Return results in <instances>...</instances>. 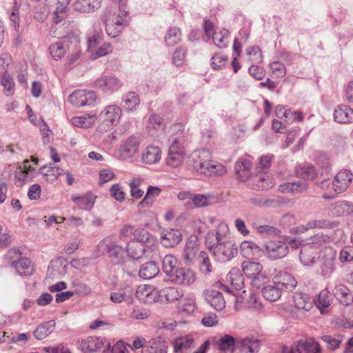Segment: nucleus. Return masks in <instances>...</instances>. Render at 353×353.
I'll list each match as a JSON object with an SVG mask.
<instances>
[{
  "label": "nucleus",
  "mask_w": 353,
  "mask_h": 353,
  "mask_svg": "<svg viewBox=\"0 0 353 353\" xmlns=\"http://www.w3.org/2000/svg\"><path fill=\"white\" fill-rule=\"evenodd\" d=\"M144 249L141 244L135 242L128 243L126 246V252L128 256L134 259H139L142 257Z\"/></svg>",
  "instance_id": "nucleus-58"
},
{
  "label": "nucleus",
  "mask_w": 353,
  "mask_h": 353,
  "mask_svg": "<svg viewBox=\"0 0 353 353\" xmlns=\"http://www.w3.org/2000/svg\"><path fill=\"white\" fill-rule=\"evenodd\" d=\"M93 86L103 92L111 94L119 90L122 86V81L113 74H102L97 79Z\"/></svg>",
  "instance_id": "nucleus-3"
},
{
  "label": "nucleus",
  "mask_w": 353,
  "mask_h": 353,
  "mask_svg": "<svg viewBox=\"0 0 353 353\" xmlns=\"http://www.w3.org/2000/svg\"><path fill=\"white\" fill-rule=\"evenodd\" d=\"M242 270L243 274L251 279L262 272L263 266L261 263L257 262L244 261L242 263Z\"/></svg>",
  "instance_id": "nucleus-45"
},
{
  "label": "nucleus",
  "mask_w": 353,
  "mask_h": 353,
  "mask_svg": "<svg viewBox=\"0 0 353 353\" xmlns=\"http://www.w3.org/2000/svg\"><path fill=\"white\" fill-rule=\"evenodd\" d=\"M236 350L241 353H258L259 342L253 337L238 338Z\"/></svg>",
  "instance_id": "nucleus-20"
},
{
  "label": "nucleus",
  "mask_w": 353,
  "mask_h": 353,
  "mask_svg": "<svg viewBox=\"0 0 353 353\" xmlns=\"http://www.w3.org/2000/svg\"><path fill=\"white\" fill-rule=\"evenodd\" d=\"M173 345L176 353H192V349L194 347V340L189 335L176 339Z\"/></svg>",
  "instance_id": "nucleus-28"
},
{
  "label": "nucleus",
  "mask_w": 353,
  "mask_h": 353,
  "mask_svg": "<svg viewBox=\"0 0 353 353\" xmlns=\"http://www.w3.org/2000/svg\"><path fill=\"white\" fill-rule=\"evenodd\" d=\"M252 226L254 230L262 236H276L280 234V230L268 224H260L258 221H253Z\"/></svg>",
  "instance_id": "nucleus-46"
},
{
  "label": "nucleus",
  "mask_w": 353,
  "mask_h": 353,
  "mask_svg": "<svg viewBox=\"0 0 353 353\" xmlns=\"http://www.w3.org/2000/svg\"><path fill=\"white\" fill-rule=\"evenodd\" d=\"M319 344L313 340L299 341L290 347L283 346L282 353H320Z\"/></svg>",
  "instance_id": "nucleus-6"
},
{
  "label": "nucleus",
  "mask_w": 353,
  "mask_h": 353,
  "mask_svg": "<svg viewBox=\"0 0 353 353\" xmlns=\"http://www.w3.org/2000/svg\"><path fill=\"white\" fill-rule=\"evenodd\" d=\"M143 180L140 178H134L129 183L130 188V195L135 199H141L144 193V191L140 189V186Z\"/></svg>",
  "instance_id": "nucleus-57"
},
{
  "label": "nucleus",
  "mask_w": 353,
  "mask_h": 353,
  "mask_svg": "<svg viewBox=\"0 0 353 353\" xmlns=\"http://www.w3.org/2000/svg\"><path fill=\"white\" fill-rule=\"evenodd\" d=\"M134 290L129 285L119 288L117 291L110 293V299L114 303L130 302L132 299Z\"/></svg>",
  "instance_id": "nucleus-24"
},
{
  "label": "nucleus",
  "mask_w": 353,
  "mask_h": 353,
  "mask_svg": "<svg viewBox=\"0 0 353 353\" xmlns=\"http://www.w3.org/2000/svg\"><path fill=\"white\" fill-rule=\"evenodd\" d=\"M178 303V311L181 313L190 314L194 312L196 305L195 299L193 296H188L181 299Z\"/></svg>",
  "instance_id": "nucleus-48"
},
{
  "label": "nucleus",
  "mask_w": 353,
  "mask_h": 353,
  "mask_svg": "<svg viewBox=\"0 0 353 353\" xmlns=\"http://www.w3.org/2000/svg\"><path fill=\"white\" fill-rule=\"evenodd\" d=\"M281 187L282 188V191L296 194L302 192L307 190L308 185L305 182L298 181L296 182L285 183V185H281Z\"/></svg>",
  "instance_id": "nucleus-55"
},
{
  "label": "nucleus",
  "mask_w": 353,
  "mask_h": 353,
  "mask_svg": "<svg viewBox=\"0 0 353 353\" xmlns=\"http://www.w3.org/2000/svg\"><path fill=\"white\" fill-rule=\"evenodd\" d=\"M170 280L178 285H190L195 281L196 277L192 270L179 268L170 277Z\"/></svg>",
  "instance_id": "nucleus-13"
},
{
  "label": "nucleus",
  "mask_w": 353,
  "mask_h": 353,
  "mask_svg": "<svg viewBox=\"0 0 353 353\" xmlns=\"http://www.w3.org/2000/svg\"><path fill=\"white\" fill-rule=\"evenodd\" d=\"M317 254L314 248L305 243L301 248L299 259L304 266H312L315 263Z\"/></svg>",
  "instance_id": "nucleus-29"
},
{
  "label": "nucleus",
  "mask_w": 353,
  "mask_h": 353,
  "mask_svg": "<svg viewBox=\"0 0 353 353\" xmlns=\"http://www.w3.org/2000/svg\"><path fill=\"white\" fill-rule=\"evenodd\" d=\"M252 168L251 162L248 159H243L236 163L235 169L237 179L240 181H248L250 177V169Z\"/></svg>",
  "instance_id": "nucleus-31"
},
{
  "label": "nucleus",
  "mask_w": 353,
  "mask_h": 353,
  "mask_svg": "<svg viewBox=\"0 0 353 353\" xmlns=\"http://www.w3.org/2000/svg\"><path fill=\"white\" fill-rule=\"evenodd\" d=\"M294 305L298 310H310L312 307V300L305 294H296L294 297Z\"/></svg>",
  "instance_id": "nucleus-51"
},
{
  "label": "nucleus",
  "mask_w": 353,
  "mask_h": 353,
  "mask_svg": "<svg viewBox=\"0 0 353 353\" xmlns=\"http://www.w3.org/2000/svg\"><path fill=\"white\" fill-rule=\"evenodd\" d=\"M105 250L110 259L116 260L114 262L116 263L123 259L125 252L123 248L117 245L115 242H109L106 244Z\"/></svg>",
  "instance_id": "nucleus-44"
},
{
  "label": "nucleus",
  "mask_w": 353,
  "mask_h": 353,
  "mask_svg": "<svg viewBox=\"0 0 353 353\" xmlns=\"http://www.w3.org/2000/svg\"><path fill=\"white\" fill-rule=\"evenodd\" d=\"M248 185L253 190H265L274 185V181L268 174L263 172L252 176Z\"/></svg>",
  "instance_id": "nucleus-14"
},
{
  "label": "nucleus",
  "mask_w": 353,
  "mask_h": 353,
  "mask_svg": "<svg viewBox=\"0 0 353 353\" xmlns=\"http://www.w3.org/2000/svg\"><path fill=\"white\" fill-rule=\"evenodd\" d=\"M182 240V233L177 229H166L161 232L160 242L165 248H174Z\"/></svg>",
  "instance_id": "nucleus-12"
},
{
  "label": "nucleus",
  "mask_w": 353,
  "mask_h": 353,
  "mask_svg": "<svg viewBox=\"0 0 353 353\" xmlns=\"http://www.w3.org/2000/svg\"><path fill=\"white\" fill-rule=\"evenodd\" d=\"M339 260L341 263L353 261V245L345 246L341 250Z\"/></svg>",
  "instance_id": "nucleus-64"
},
{
  "label": "nucleus",
  "mask_w": 353,
  "mask_h": 353,
  "mask_svg": "<svg viewBox=\"0 0 353 353\" xmlns=\"http://www.w3.org/2000/svg\"><path fill=\"white\" fill-rule=\"evenodd\" d=\"M194 256L195 249L194 244L191 242L187 243L183 254V260L187 264L190 265L192 263Z\"/></svg>",
  "instance_id": "nucleus-63"
},
{
  "label": "nucleus",
  "mask_w": 353,
  "mask_h": 353,
  "mask_svg": "<svg viewBox=\"0 0 353 353\" xmlns=\"http://www.w3.org/2000/svg\"><path fill=\"white\" fill-rule=\"evenodd\" d=\"M336 254L332 252L330 258L326 259L321 266V275L325 278H328L334 272V258Z\"/></svg>",
  "instance_id": "nucleus-56"
},
{
  "label": "nucleus",
  "mask_w": 353,
  "mask_h": 353,
  "mask_svg": "<svg viewBox=\"0 0 353 353\" xmlns=\"http://www.w3.org/2000/svg\"><path fill=\"white\" fill-rule=\"evenodd\" d=\"M168 342L160 336H156L148 341L141 353H168Z\"/></svg>",
  "instance_id": "nucleus-17"
},
{
  "label": "nucleus",
  "mask_w": 353,
  "mask_h": 353,
  "mask_svg": "<svg viewBox=\"0 0 353 353\" xmlns=\"http://www.w3.org/2000/svg\"><path fill=\"white\" fill-rule=\"evenodd\" d=\"M127 12H121L118 14L114 19H108L105 22V30L108 34L111 37H116L121 32L124 26L128 23L126 20Z\"/></svg>",
  "instance_id": "nucleus-10"
},
{
  "label": "nucleus",
  "mask_w": 353,
  "mask_h": 353,
  "mask_svg": "<svg viewBox=\"0 0 353 353\" xmlns=\"http://www.w3.org/2000/svg\"><path fill=\"white\" fill-rule=\"evenodd\" d=\"M137 297L141 301L147 304H150L158 301L157 292L154 291L152 286H139L136 291Z\"/></svg>",
  "instance_id": "nucleus-21"
},
{
  "label": "nucleus",
  "mask_w": 353,
  "mask_h": 353,
  "mask_svg": "<svg viewBox=\"0 0 353 353\" xmlns=\"http://www.w3.org/2000/svg\"><path fill=\"white\" fill-rule=\"evenodd\" d=\"M103 344V339L97 336H88L81 341L79 348L84 353H92L100 349Z\"/></svg>",
  "instance_id": "nucleus-23"
},
{
  "label": "nucleus",
  "mask_w": 353,
  "mask_h": 353,
  "mask_svg": "<svg viewBox=\"0 0 353 353\" xmlns=\"http://www.w3.org/2000/svg\"><path fill=\"white\" fill-rule=\"evenodd\" d=\"M237 339L229 334H225L218 341L219 349L221 352L232 353L237 348Z\"/></svg>",
  "instance_id": "nucleus-37"
},
{
  "label": "nucleus",
  "mask_w": 353,
  "mask_h": 353,
  "mask_svg": "<svg viewBox=\"0 0 353 353\" xmlns=\"http://www.w3.org/2000/svg\"><path fill=\"white\" fill-rule=\"evenodd\" d=\"M72 201L81 210H91L95 203L96 196L91 192H88L83 196H72Z\"/></svg>",
  "instance_id": "nucleus-32"
},
{
  "label": "nucleus",
  "mask_w": 353,
  "mask_h": 353,
  "mask_svg": "<svg viewBox=\"0 0 353 353\" xmlns=\"http://www.w3.org/2000/svg\"><path fill=\"white\" fill-rule=\"evenodd\" d=\"M11 267L20 276H30L34 271L33 263L30 259L26 257H20L17 260L12 261L11 262Z\"/></svg>",
  "instance_id": "nucleus-16"
},
{
  "label": "nucleus",
  "mask_w": 353,
  "mask_h": 353,
  "mask_svg": "<svg viewBox=\"0 0 353 353\" xmlns=\"http://www.w3.org/2000/svg\"><path fill=\"white\" fill-rule=\"evenodd\" d=\"M212 154L208 150L193 151L188 157L187 165L192 172L205 176H221L226 172L221 163L212 160Z\"/></svg>",
  "instance_id": "nucleus-2"
},
{
  "label": "nucleus",
  "mask_w": 353,
  "mask_h": 353,
  "mask_svg": "<svg viewBox=\"0 0 353 353\" xmlns=\"http://www.w3.org/2000/svg\"><path fill=\"white\" fill-rule=\"evenodd\" d=\"M228 230L225 223H220L216 230L209 231L205 236V245L211 254L221 262L230 261L238 252L237 245L231 240H225L224 234Z\"/></svg>",
  "instance_id": "nucleus-1"
},
{
  "label": "nucleus",
  "mask_w": 353,
  "mask_h": 353,
  "mask_svg": "<svg viewBox=\"0 0 353 353\" xmlns=\"http://www.w3.org/2000/svg\"><path fill=\"white\" fill-rule=\"evenodd\" d=\"M63 170L57 166H52L51 164L45 165L40 168V173L46 176H53L57 179L58 176L62 174Z\"/></svg>",
  "instance_id": "nucleus-62"
},
{
  "label": "nucleus",
  "mask_w": 353,
  "mask_h": 353,
  "mask_svg": "<svg viewBox=\"0 0 353 353\" xmlns=\"http://www.w3.org/2000/svg\"><path fill=\"white\" fill-rule=\"evenodd\" d=\"M353 180V173L349 170H342L337 173L332 181V188L336 193L345 192Z\"/></svg>",
  "instance_id": "nucleus-9"
},
{
  "label": "nucleus",
  "mask_w": 353,
  "mask_h": 353,
  "mask_svg": "<svg viewBox=\"0 0 353 353\" xmlns=\"http://www.w3.org/2000/svg\"><path fill=\"white\" fill-rule=\"evenodd\" d=\"M211 38L218 48H226L229 43V31L227 29L223 28L219 32H214Z\"/></svg>",
  "instance_id": "nucleus-50"
},
{
  "label": "nucleus",
  "mask_w": 353,
  "mask_h": 353,
  "mask_svg": "<svg viewBox=\"0 0 353 353\" xmlns=\"http://www.w3.org/2000/svg\"><path fill=\"white\" fill-rule=\"evenodd\" d=\"M265 253L271 259L285 257L289 251L288 244L281 240L269 241L264 245Z\"/></svg>",
  "instance_id": "nucleus-8"
},
{
  "label": "nucleus",
  "mask_w": 353,
  "mask_h": 353,
  "mask_svg": "<svg viewBox=\"0 0 353 353\" xmlns=\"http://www.w3.org/2000/svg\"><path fill=\"white\" fill-rule=\"evenodd\" d=\"M94 122V115L83 114L82 116L74 117L71 119L70 123L72 125L78 128H87L90 127Z\"/></svg>",
  "instance_id": "nucleus-52"
},
{
  "label": "nucleus",
  "mask_w": 353,
  "mask_h": 353,
  "mask_svg": "<svg viewBox=\"0 0 353 353\" xmlns=\"http://www.w3.org/2000/svg\"><path fill=\"white\" fill-rule=\"evenodd\" d=\"M330 241V237L324 234L323 233H318L312 236H311L308 241L307 243H306L307 245H310V247L313 248L318 251V250L325 245Z\"/></svg>",
  "instance_id": "nucleus-53"
},
{
  "label": "nucleus",
  "mask_w": 353,
  "mask_h": 353,
  "mask_svg": "<svg viewBox=\"0 0 353 353\" xmlns=\"http://www.w3.org/2000/svg\"><path fill=\"white\" fill-rule=\"evenodd\" d=\"M186 156L187 152L185 148L169 146L166 163L170 167L177 168L183 163Z\"/></svg>",
  "instance_id": "nucleus-11"
},
{
  "label": "nucleus",
  "mask_w": 353,
  "mask_h": 353,
  "mask_svg": "<svg viewBox=\"0 0 353 353\" xmlns=\"http://www.w3.org/2000/svg\"><path fill=\"white\" fill-rule=\"evenodd\" d=\"M69 50V46L63 41H57L51 44L49 47V52L52 58L54 60H59Z\"/></svg>",
  "instance_id": "nucleus-41"
},
{
  "label": "nucleus",
  "mask_w": 353,
  "mask_h": 353,
  "mask_svg": "<svg viewBox=\"0 0 353 353\" xmlns=\"http://www.w3.org/2000/svg\"><path fill=\"white\" fill-rule=\"evenodd\" d=\"M283 290L272 279V281L263 287L261 293L263 297L270 302L277 301L281 296Z\"/></svg>",
  "instance_id": "nucleus-26"
},
{
  "label": "nucleus",
  "mask_w": 353,
  "mask_h": 353,
  "mask_svg": "<svg viewBox=\"0 0 353 353\" xmlns=\"http://www.w3.org/2000/svg\"><path fill=\"white\" fill-rule=\"evenodd\" d=\"M273 279L283 291L292 292L297 285L295 278L287 272H279Z\"/></svg>",
  "instance_id": "nucleus-15"
},
{
  "label": "nucleus",
  "mask_w": 353,
  "mask_h": 353,
  "mask_svg": "<svg viewBox=\"0 0 353 353\" xmlns=\"http://www.w3.org/2000/svg\"><path fill=\"white\" fill-rule=\"evenodd\" d=\"M96 100L95 92L85 90H75L68 97L69 102L77 107L92 105Z\"/></svg>",
  "instance_id": "nucleus-7"
},
{
  "label": "nucleus",
  "mask_w": 353,
  "mask_h": 353,
  "mask_svg": "<svg viewBox=\"0 0 353 353\" xmlns=\"http://www.w3.org/2000/svg\"><path fill=\"white\" fill-rule=\"evenodd\" d=\"M165 124L163 119L158 114H152L148 121L147 128L152 137H157L159 133L163 130Z\"/></svg>",
  "instance_id": "nucleus-33"
},
{
  "label": "nucleus",
  "mask_w": 353,
  "mask_h": 353,
  "mask_svg": "<svg viewBox=\"0 0 353 353\" xmlns=\"http://www.w3.org/2000/svg\"><path fill=\"white\" fill-rule=\"evenodd\" d=\"M139 103V97L134 92H128L123 96L121 106L128 111L136 110Z\"/></svg>",
  "instance_id": "nucleus-39"
},
{
  "label": "nucleus",
  "mask_w": 353,
  "mask_h": 353,
  "mask_svg": "<svg viewBox=\"0 0 353 353\" xmlns=\"http://www.w3.org/2000/svg\"><path fill=\"white\" fill-rule=\"evenodd\" d=\"M334 120L340 123L353 121V109L346 105H339L334 112Z\"/></svg>",
  "instance_id": "nucleus-27"
},
{
  "label": "nucleus",
  "mask_w": 353,
  "mask_h": 353,
  "mask_svg": "<svg viewBox=\"0 0 353 353\" xmlns=\"http://www.w3.org/2000/svg\"><path fill=\"white\" fill-rule=\"evenodd\" d=\"M161 191V189L158 187L149 185L147 189L146 194L139 203L138 206L141 208L151 206L154 202L155 199L160 194Z\"/></svg>",
  "instance_id": "nucleus-42"
},
{
  "label": "nucleus",
  "mask_w": 353,
  "mask_h": 353,
  "mask_svg": "<svg viewBox=\"0 0 353 353\" xmlns=\"http://www.w3.org/2000/svg\"><path fill=\"white\" fill-rule=\"evenodd\" d=\"M214 200V197L212 194H196L192 199L194 204L199 207H205L211 205Z\"/></svg>",
  "instance_id": "nucleus-60"
},
{
  "label": "nucleus",
  "mask_w": 353,
  "mask_h": 353,
  "mask_svg": "<svg viewBox=\"0 0 353 353\" xmlns=\"http://www.w3.org/2000/svg\"><path fill=\"white\" fill-rule=\"evenodd\" d=\"M168 141L169 146L185 148V144L188 141V134L183 123H177L170 126Z\"/></svg>",
  "instance_id": "nucleus-4"
},
{
  "label": "nucleus",
  "mask_w": 353,
  "mask_h": 353,
  "mask_svg": "<svg viewBox=\"0 0 353 353\" xmlns=\"http://www.w3.org/2000/svg\"><path fill=\"white\" fill-rule=\"evenodd\" d=\"M226 280L238 291L244 288V278L239 268H232L227 274Z\"/></svg>",
  "instance_id": "nucleus-34"
},
{
  "label": "nucleus",
  "mask_w": 353,
  "mask_h": 353,
  "mask_svg": "<svg viewBox=\"0 0 353 353\" xmlns=\"http://www.w3.org/2000/svg\"><path fill=\"white\" fill-rule=\"evenodd\" d=\"M161 295L165 297L169 302L179 301L183 297L181 289L175 287L165 288L160 291Z\"/></svg>",
  "instance_id": "nucleus-47"
},
{
  "label": "nucleus",
  "mask_w": 353,
  "mask_h": 353,
  "mask_svg": "<svg viewBox=\"0 0 353 353\" xmlns=\"http://www.w3.org/2000/svg\"><path fill=\"white\" fill-rule=\"evenodd\" d=\"M332 298L330 292L327 289H324L320 292L316 299H312V304L314 303L321 314L325 312L326 309L331 304Z\"/></svg>",
  "instance_id": "nucleus-38"
},
{
  "label": "nucleus",
  "mask_w": 353,
  "mask_h": 353,
  "mask_svg": "<svg viewBox=\"0 0 353 353\" xmlns=\"http://www.w3.org/2000/svg\"><path fill=\"white\" fill-rule=\"evenodd\" d=\"M297 175L304 180H314L316 176V172L313 165H307L297 170Z\"/></svg>",
  "instance_id": "nucleus-59"
},
{
  "label": "nucleus",
  "mask_w": 353,
  "mask_h": 353,
  "mask_svg": "<svg viewBox=\"0 0 353 353\" xmlns=\"http://www.w3.org/2000/svg\"><path fill=\"white\" fill-rule=\"evenodd\" d=\"M332 292L336 299L343 305L347 306L353 302V296L345 285H337Z\"/></svg>",
  "instance_id": "nucleus-30"
},
{
  "label": "nucleus",
  "mask_w": 353,
  "mask_h": 353,
  "mask_svg": "<svg viewBox=\"0 0 353 353\" xmlns=\"http://www.w3.org/2000/svg\"><path fill=\"white\" fill-rule=\"evenodd\" d=\"M101 0H76L72 4L73 9L79 12H90L99 9Z\"/></svg>",
  "instance_id": "nucleus-25"
},
{
  "label": "nucleus",
  "mask_w": 353,
  "mask_h": 353,
  "mask_svg": "<svg viewBox=\"0 0 353 353\" xmlns=\"http://www.w3.org/2000/svg\"><path fill=\"white\" fill-rule=\"evenodd\" d=\"M181 40V32L177 27L170 28L164 37L167 46H174Z\"/></svg>",
  "instance_id": "nucleus-49"
},
{
  "label": "nucleus",
  "mask_w": 353,
  "mask_h": 353,
  "mask_svg": "<svg viewBox=\"0 0 353 353\" xmlns=\"http://www.w3.org/2000/svg\"><path fill=\"white\" fill-rule=\"evenodd\" d=\"M177 263L176 258L172 254H167L163 257L162 270L169 278L179 268Z\"/></svg>",
  "instance_id": "nucleus-40"
},
{
  "label": "nucleus",
  "mask_w": 353,
  "mask_h": 353,
  "mask_svg": "<svg viewBox=\"0 0 353 353\" xmlns=\"http://www.w3.org/2000/svg\"><path fill=\"white\" fill-rule=\"evenodd\" d=\"M121 116V109L117 105L107 106L99 115V121L104 130L117 125Z\"/></svg>",
  "instance_id": "nucleus-5"
},
{
  "label": "nucleus",
  "mask_w": 353,
  "mask_h": 353,
  "mask_svg": "<svg viewBox=\"0 0 353 353\" xmlns=\"http://www.w3.org/2000/svg\"><path fill=\"white\" fill-rule=\"evenodd\" d=\"M55 325L56 323L54 320L40 324L34 332V336L39 340L45 339L54 330Z\"/></svg>",
  "instance_id": "nucleus-43"
},
{
  "label": "nucleus",
  "mask_w": 353,
  "mask_h": 353,
  "mask_svg": "<svg viewBox=\"0 0 353 353\" xmlns=\"http://www.w3.org/2000/svg\"><path fill=\"white\" fill-rule=\"evenodd\" d=\"M161 158V149L157 146H148L142 154L143 162L148 164H153L159 162Z\"/></svg>",
  "instance_id": "nucleus-35"
},
{
  "label": "nucleus",
  "mask_w": 353,
  "mask_h": 353,
  "mask_svg": "<svg viewBox=\"0 0 353 353\" xmlns=\"http://www.w3.org/2000/svg\"><path fill=\"white\" fill-rule=\"evenodd\" d=\"M196 260L198 261L199 269L202 273L209 274L212 271L210 258L205 252H200Z\"/></svg>",
  "instance_id": "nucleus-54"
},
{
  "label": "nucleus",
  "mask_w": 353,
  "mask_h": 353,
  "mask_svg": "<svg viewBox=\"0 0 353 353\" xmlns=\"http://www.w3.org/2000/svg\"><path fill=\"white\" fill-rule=\"evenodd\" d=\"M353 212V204L347 201H339L331 205L330 214L334 217L349 215Z\"/></svg>",
  "instance_id": "nucleus-22"
},
{
  "label": "nucleus",
  "mask_w": 353,
  "mask_h": 353,
  "mask_svg": "<svg viewBox=\"0 0 353 353\" xmlns=\"http://www.w3.org/2000/svg\"><path fill=\"white\" fill-rule=\"evenodd\" d=\"M159 268L154 261H149L143 264L139 270V276L143 279H151L159 273Z\"/></svg>",
  "instance_id": "nucleus-36"
},
{
  "label": "nucleus",
  "mask_w": 353,
  "mask_h": 353,
  "mask_svg": "<svg viewBox=\"0 0 353 353\" xmlns=\"http://www.w3.org/2000/svg\"><path fill=\"white\" fill-rule=\"evenodd\" d=\"M1 84L4 87V92L7 96H10L14 93V83L10 74L1 77Z\"/></svg>",
  "instance_id": "nucleus-61"
},
{
  "label": "nucleus",
  "mask_w": 353,
  "mask_h": 353,
  "mask_svg": "<svg viewBox=\"0 0 353 353\" xmlns=\"http://www.w3.org/2000/svg\"><path fill=\"white\" fill-rule=\"evenodd\" d=\"M139 139L135 137H130L123 143L119 148V153L123 159L133 157L139 148Z\"/></svg>",
  "instance_id": "nucleus-19"
},
{
  "label": "nucleus",
  "mask_w": 353,
  "mask_h": 353,
  "mask_svg": "<svg viewBox=\"0 0 353 353\" xmlns=\"http://www.w3.org/2000/svg\"><path fill=\"white\" fill-rule=\"evenodd\" d=\"M204 298L206 302L217 311H221L225 307V301L219 291L207 290L204 292Z\"/></svg>",
  "instance_id": "nucleus-18"
}]
</instances>
